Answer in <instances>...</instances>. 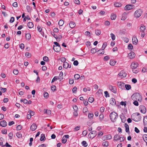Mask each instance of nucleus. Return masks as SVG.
<instances>
[{
  "label": "nucleus",
  "mask_w": 147,
  "mask_h": 147,
  "mask_svg": "<svg viewBox=\"0 0 147 147\" xmlns=\"http://www.w3.org/2000/svg\"><path fill=\"white\" fill-rule=\"evenodd\" d=\"M98 51L100 52V54H103L105 52L103 49L99 50Z\"/></svg>",
  "instance_id": "55"
},
{
  "label": "nucleus",
  "mask_w": 147,
  "mask_h": 147,
  "mask_svg": "<svg viewBox=\"0 0 147 147\" xmlns=\"http://www.w3.org/2000/svg\"><path fill=\"white\" fill-rule=\"evenodd\" d=\"M96 135V131L94 130L91 131L89 134L88 136L90 138H94Z\"/></svg>",
  "instance_id": "8"
},
{
  "label": "nucleus",
  "mask_w": 147,
  "mask_h": 147,
  "mask_svg": "<svg viewBox=\"0 0 147 147\" xmlns=\"http://www.w3.org/2000/svg\"><path fill=\"white\" fill-rule=\"evenodd\" d=\"M138 64L136 62H133L131 65L130 67L133 72L135 74H137L139 72V70L137 69Z\"/></svg>",
  "instance_id": "1"
},
{
  "label": "nucleus",
  "mask_w": 147,
  "mask_h": 147,
  "mask_svg": "<svg viewBox=\"0 0 147 147\" xmlns=\"http://www.w3.org/2000/svg\"><path fill=\"white\" fill-rule=\"evenodd\" d=\"M142 13V10L140 9H139L135 11L134 13V16L135 17L138 18L141 15Z\"/></svg>",
  "instance_id": "5"
},
{
  "label": "nucleus",
  "mask_w": 147,
  "mask_h": 147,
  "mask_svg": "<svg viewBox=\"0 0 147 147\" xmlns=\"http://www.w3.org/2000/svg\"><path fill=\"white\" fill-rule=\"evenodd\" d=\"M69 25L70 27L71 28H74L76 26V24L75 23L73 22H70L69 23Z\"/></svg>",
  "instance_id": "23"
},
{
  "label": "nucleus",
  "mask_w": 147,
  "mask_h": 147,
  "mask_svg": "<svg viewBox=\"0 0 147 147\" xmlns=\"http://www.w3.org/2000/svg\"><path fill=\"white\" fill-rule=\"evenodd\" d=\"M13 72L14 74L17 75L18 74V71L17 69H15L13 70Z\"/></svg>",
  "instance_id": "50"
},
{
  "label": "nucleus",
  "mask_w": 147,
  "mask_h": 147,
  "mask_svg": "<svg viewBox=\"0 0 147 147\" xmlns=\"http://www.w3.org/2000/svg\"><path fill=\"white\" fill-rule=\"evenodd\" d=\"M98 50L97 48H94L92 49L90 51V52L92 53H95Z\"/></svg>",
  "instance_id": "29"
},
{
  "label": "nucleus",
  "mask_w": 147,
  "mask_h": 147,
  "mask_svg": "<svg viewBox=\"0 0 147 147\" xmlns=\"http://www.w3.org/2000/svg\"><path fill=\"white\" fill-rule=\"evenodd\" d=\"M45 139V136L44 134H42L41 135V137L40 139V140L41 141L44 140Z\"/></svg>",
  "instance_id": "39"
},
{
  "label": "nucleus",
  "mask_w": 147,
  "mask_h": 147,
  "mask_svg": "<svg viewBox=\"0 0 147 147\" xmlns=\"http://www.w3.org/2000/svg\"><path fill=\"white\" fill-rule=\"evenodd\" d=\"M58 79V77L55 76L52 79L51 82H54L55 81L57 80Z\"/></svg>",
  "instance_id": "56"
},
{
  "label": "nucleus",
  "mask_w": 147,
  "mask_h": 147,
  "mask_svg": "<svg viewBox=\"0 0 147 147\" xmlns=\"http://www.w3.org/2000/svg\"><path fill=\"white\" fill-rule=\"evenodd\" d=\"M120 117L123 122L124 123L125 121L126 120V118L124 116V114L123 113L120 115Z\"/></svg>",
  "instance_id": "18"
},
{
  "label": "nucleus",
  "mask_w": 147,
  "mask_h": 147,
  "mask_svg": "<svg viewBox=\"0 0 147 147\" xmlns=\"http://www.w3.org/2000/svg\"><path fill=\"white\" fill-rule=\"evenodd\" d=\"M37 128V126L35 124H33L30 127V129L32 131L35 130Z\"/></svg>",
  "instance_id": "19"
},
{
  "label": "nucleus",
  "mask_w": 147,
  "mask_h": 147,
  "mask_svg": "<svg viewBox=\"0 0 147 147\" xmlns=\"http://www.w3.org/2000/svg\"><path fill=\"white\" fill-rule=\"evenodd\" d=\"M133 102V104L136 106H138L139 105L138 102L136 100H135Z\"/></svg>",
  "instance_id": "63"
},
{
  "label": "nucleus",
  "mask_w": 147,
  "mask_h": 147,
  "mask_svg": "<svg viewBox=\"0 0 147 147\" xmlns=\"http://www.w3.org/2000/svg\"><path fill=\"white\" fill-rule=\"evenodd\" d=\"M143 138L144 141H146V140H147V135L144 134L143 136Z\"/></svg>",
  "instance_id": "52"
},
{
  "label": "nucleus",
  "mask_w": 147,
  "mask_h": 147,
  "mask_svg": "<svg viewBox=\"0 0 147 147\" xmlns=\"http://www.w3.org/2000/svg\"><path fill=\"white\" fill-rule=\"evenodd\" d=\"M64 23V22L62 20H60L58 23V24L59 26H62L63 24Z\"/></svg>",
  "instance_id": "34"
},
{
  "label": "nucleus",
  "mask_w": 147,
  "mask_h": 147,
  "mask_svg": "<svg viewBox=\"0 0 147 147\" xmlns=\"http://www.w3.org/2000/svg\"><path fill=\"white\" fill-rule=\"evenodd\" d=\"M82 144L83 146L86 147L87 146V144L85 141H83L82 142Z\"/></svg>",
  "instance_id": "46"
},
{
  "label": "nucleus",
  "mask_w": 147,
  "mask_h": 147,
  "mask_svg": "<svg viewBox=\"0 0 147 147\" xmlns=\"http://www.w3.org/2000/svg\"><path fill=\"white\" fill-rule=\"evenodd\" d=\"M94 116V115L93 113H89L88 114V117L89 119H92L93 118V117Z\"/></svg>",
  "instance_id": "32"
},
{
  "label": "nucleus",
  "mask_w": 147,
  "mask_h": 147,
  "mask_svg": "<svg viewBox=\"0 0 147 147\" xmlns=\"http://www.w3.org/2000/svg\"><path fill=\"white\" fill-rule=\"evenodd\" d=\"M110 59V58L108 56H106L104 57V60L105 61H107L108 60H109Z\"/></svg>",
  "instance_id": "62"
},
{
  "label": "nucleus",
  "mask_w": 147,
  "mask_h": 147,
  "mask_svg": "<svg viewBox=\"0 0 147 147\" xmlns=\"http://www.w3.org/2000/svg\"><path fill=\"white\" fill-rule=\"evenodd\" d=\"M110 105L114 106L116 105V102L115 100L113 98H112L110 100Z\"/></svg>",
  "instance_id": "15"
},
{
  "label": "nucleus",
  "mask_w": 147,
  "mask_h": 147,
  "mask_svg": "<svg viewBox=\"0 0 147 147\" xmlns=\"http://www.w3.org/2000/svg\"><path fill=\"white\" fill-rule=\"evenodd\" d=\"M122 39L125 42L127 43L129 41V39L126 37H123L122 38Z\"/></svg>",
  "instance_id": "37"
},
{
  "label": "nucleus",
  "mask_w": 147,
  "mask_h": 147,
  "mask_svg": "<svg viewBox=\"0 0 147 147\" xmlns=\"http://www.w3.org/2000/svg\"><path fill=\"white\" fill-rule=\"evenodd\" d=\"M120 135L119 134H116L115 135L114 137V140L115 141H117L119 139Z\"/></svg>",
  "instance_id": "25"
},
{
  "label": "nucleus",
  "mask_w": 147,
  "mask_h": 147,
  "mask_svg": "<svg viewBox=\"0 0 147 147\" xmlns=\"http://www.w3.org/2000/svg\"><path fill=\"white\" fill-rule=\"evenodd\" d=\"M26 9L28 12H30L31 11V9L30 6L27 5L26 7Z\"/></svg>",
  "instance_id": "54"
},
{
  "label": "nucleus",
  "mask_w": 147,
  "mask_h": 147,
  "mask_svg": "<svg viewBox=\"0 0 147 147\" xmlns=\"http://www.w3.org/2000/svg\"><path fill=\"white\" fill-rule=\"evenodd\" d=\"M104 117V115L103 114H101L99 116V119L101 121L103 119Z\"/></svg>",
  "instance_id": "44"
},
{
  "label": "nucleus",
  "mask_w": 147,
  "mask_h": 147,
  "mask_svg": "<svg viewBox=\"0 0 147 147\" xmlns=\"http://www.w3.org/2000/svg\"><path fill=\"white\" fill-rule=\"evenodd\" d=\"M37 28L38 31L39 32H41L42 30V28H41V27L40 26H37Z\"/></svg>",
  "instance_id": "53"
},
{
  "label": "nucleus",
  "mask_w": 147,
  "mask_h": 147,
  "mask_svg": "<svg viewBox=\"0 0 147 147\" xmlns=\"http://www.w3.org/2000/svg\"><path fill=\"white\" fill-rule=\"evenodd\" d=\"M132 41L133 44L136 45L138 42L137 38L136 36H133L132 38Z\"/></svg>",
  "instance_id": "14"
},
{
  "label": "nucleus",
  "mask_w": 147,
  "mask_h": 147,
  "mask_svg": "<svg viewBox=\"0 0 147 147\" xmlns=\"http://www.w3.org/2000/svg\"><path fill=\"white\" fill-rule=\"evenodd\" d=\"M7 123L5 120L1 121L0 122V125L3 127H5L6 126Z\"/></svg>",
  "instance_id": "17"
},
{
  "label": "nucleus",
  "mask_w": 147,
  "mask_h": 147,
  "mask_svg": "<svg viewBox=\"0 0 147 147\" xmlns=\"http://www.w3.org/2000/svg\"><path fill=\"white\" fill-rule=\"evenodd\" d=\"M131 99L134 100H138L139 102L142 100V96L140 94L138 93H135L133 94L131 96Z\"/></svg>",
  "instance_id": "2"
},
{
  "label": "nucleus",
  "mask_w": 147,
  "mask_h": 147,
  "mask_svg": "<svg viewBox=\"0 0 147 147\" xmlns=\"http://www.w3.org/2000/svg\"><path fill=\"white\" fill-rule=\"evenodd\" d=\"M68 63L67 62H64L63 64V67L64 68L67 69L68 67Z\"/></svg>",
  "instance_id": "40"
},
{
  "label": "nucleus",
  "mask_w": 147,
  "mask_h": 147,
  "mask_svg": "<svg viewBox=\"0 0 147 147\" xmlns=\"http://www.w3.org/2000/svg\"><path fill=\"white\" fill-rule=\"evenodd\" d=\"M143 122L144 125L147 124V117L145 116L144 117Z\"/></svg>",
  "instance_id": "41"
},
{
  "label": "nucleus",
  "mask_w": 147,
  "mask_h": 147,
  "mask_svg": "<svg viewBox=\"0 0 147 147\" xmlns=\"http://www.w3.org/2000/svg\"><path fill=\"white\" fill-rule=\"evenodd\" d=\"M126 73L123 70H122L120 71L118 74V76L121 78L125 77L126 76Z\"/></svg>",
  "instance_id": "6"
},
{
  "label": "nucleus",
  "mask_w": 147,
  "mask_h": 147,
  "mask_svg": "<svg viewBox=\"0 0 147 147\" xmlns=\"http://www.w3.org/2000/svg\"><path fill=\"white\" fill-rule=\"evenodd\" d=\"M121 4L120 2H115L114 3V5L116 7H120L121 6Z\"/></svg>",
  "instance_id": "24"
},
{
  "label": "nucleus",
  "mask_w": 147,
  "mask_h": 147,
  "mask_svg": "<svg viewBox=\"0 0 147 147\" xmlns=\"http://www.w3.org/2000/svg\"><path fill=\"white\" fill-rule=\"evenodd\" d=\"M135 56V53L133 52H131L128 55V57L130 59L134 58Z\"/></svg>",
  "instance_id": "12"
},
{
  "label": "nucleus",
  "mask_w": 147,
  "mask_h": 147,
  "mask_svg": "<svg viewBox=\"0 0 147 147\" xmlns=\"http://www.w3.org/2000/svg\"><path fill=\"white\" fill-rule=\"evenodd\" d=\"M88 101L91 103L92 102L94 101V98L92 97H90L88 99Z\"/></svg>",
  "instance_id": "42"
},
{
  "label": "nucleus",
  "mask_w": 147,
  "mask_h": 147,
  "mask_svg": "<svg viewBox=\"0 0 147 147\" xmlns=\"http://www.w3.org/2000/svg\"><path fill=\"white\" fill-rule=\"evenodd\" d=\"M140 110L141 113H145L146 112V109L145 107L143 105H141L140 106Z\"/></svg>",
  "instance_id": "9"
},
{
  "label": "nucleus",
  "mask_w": 147,
  "mask_h": 147,
  "mask_svg": "<svg viewBox=\"0 0 147 147\" xmlns=\"http://www.w3.org/2000/svg\"><path fill=\"white\" fill-rule=\"evenodd\" d=\"M133 48V46L131 44H129L128 46V49H132Z\"/></svg>",
  "instance_id": "48"
},
{
  "label": "nucleus",
  "mask_w": 147,
  "mask_h": 147,
  "mask_svg": "<svg viewBox=\"0 0 147 147\" xmlns=\"http://www.w3.org/2000/svg\"><path fill=\"white\" fill-rule=\"evenodd\" d=\"M16 135L19 138H20L22 137V135L20 132H17Z\"/></svg>",
  "instance_id": "30"
},
{
  "label": "nucleus",
  "mask_w": 147,
  "mask_h": 147,
  "mask_svg": "<svg viewBox=\"0 0 147 147\" xmlns=\"http://www.w3.org/2000/svg\"><path fill=\"white\" fill-rule=\"evenodd\" d=\"M120 104L122 105H124L125 107L126 105V102H123L121 101L120 102Z\"/></svg>",
  "instance_id": "61"
},
{
  "label": "nucleus",
  "mask_w": 147,
  "mask_h": 147,
  "mask_svg": "<svg viewBox=\"0 0 147 147\" xmlns=\"http://www.w3.org/2000/svg\"><path fill=\"white\" fill-rule=\"evenodd\" d=\"M43 60L45 61H47L49 60V58L47 56L44 57H43Z\"/></svg>",
  "instance_id": "58"
},
{
  "label": "nucleus",
  "mask_w": 147,
  "mask_h": 147,
  "mask_svg": "<svg viewBox=\"0 0 147 147\" xmlns=\"http://www.w3.org/2000/svg\"><path fill=\"white\" fill-rule=\"evenodd\" d=\"M132 119L135 121H140L141 118V116L139 113H134L132 115Z\"/></svg>",
  "instance_id": "4"
},
{
  "label": "nucleus",
  "mask_w": 147,
  "mask_h": 147,
  "mask_svg": "<svg viewBox=\"0 0 147 147\" xmlns=\"http://www.w3.org/2000/svg\"><path fill=\"white\" fill-rule=\"evenodd\" d=\"M25 55L26 57H30L31 56V54L28 52H26L25 53Z\"/></svg>",
  "instance_id": "57"
},
{
  "label": "nucleus",
  "mask_w": 147,
  "mask_h": 147,
  "mask_svg": "<svg viewBox=\"0 0 147 147\" xmlns=\"http://www.w3.org/2000/svg\"><path fill=\"white\" fill-rule=\"evenodd\" d=\"M69 136L68 135H66L64 136L62 140V143L65 144L67 141V139H68Z\"/></svg>",
  "instance_id": "10"
},
{
  "label": "nucleus",
  "mask_w": 147,
  "mask_h": 147,
  "mask_svg": "<svg viewBox=\"0 0 147 147\" xmlns=\"http://www.w3.org/2000/svg\"><path fill=\"white\" fill-rule=\"evenodd\" d=\"M22 129V126L21 125H19L17 127L16 129L18 130H20Z\"/></svg>",
  "instance_id": "51"
},
{
  "label": "nucleus",
  "mask_w": 147,
  "mask_h": 147,
  "mask_svg": "<svg viewBox=\"0 0 147 147\" xmlns=\"http://www.w3.org/2000/svg\"><path fill=\"white\" fill-rule=\"evenodd\" d=\"M60 60L62 62L64 63L65 62L66 59L65 57H62L60 59Z\"/></svg>",
  "instance_id": "59"
},
{
  "label": "nucleus",
  "mask_w": 147,
  "mask_h": 147,
  "mask_svg": "<svg viewBox=\"0 0 147 147\" xmlns=\"http://www.w3.org/2000/svg\"><path fill=\"white\" fill-rule=\"evenodd\" d=\"M116 18V16L115 14H112L111 15V19L112 20H115Z\"/></svg>",
  "instance_id": "36"
},
{
  "label": "nucleus",
  "mask_w": 147,
  "mask_h": 147,
  "mask_svg": "<svg viewBox=\"0 0 147 147\" xmlns=\"http://www.w3.org/2000/svg\"><path fill=\"white\" fill-rule=\"evenodd\" d=\"M119 140H120L121 142L125 140V138L123 137H119Z\"/></svg>",
  "instance_id": "64"
},
{
  "label": "nucleus",
  "mask_w": 147,
  "mask_h": 147,
  "mask_svg": "<svg viewBox=\"0 0 147 147\" xmlns=\"http://www.w3.org/2000/svg\"><path fill=\"white\" fill-rule=\"evenodd\" d=\"M53 49L55 51L57 52H59L61 50V47H57L54 46Z\"/></svg>",
  "instance_id": "16"
},
{
  "label": "nucleus",
  "mask_w": 147,
  "mask_h": 147,
  "mask_svg": "<svg viewBox=\"0 0 147 147\" xmlns=\"http://www.w3.org/2000/svg\"><path fill=\"white\" fill-rule=\"evenodd\" d=\"M135 7V6L133 5H126L124 8L125 10H129L131 9H134Z\"/></svg>",
  "instance_id": "7"
},
{
  "label": "nucleus",
  "mask_w": 147,
  "mask_h": 147,
  "mask_svg": "<svg viewBox=\"0 0 147 147\" xmlns=\"http://www.w3.org/2000/svg\"><path fill=\"white\" fill-rule=\"evenodd\" d=\"M145 30L146 27L144 25H142L140 27V32H144Z\"/></svg>",
  "instance_id": "26"
},
{
  "label": "nucleus",
  "mask_w": 147,
  "mask_h": 147,
  "mask_svg": "<svg viewBox=\"0 0 147 147\" xmlns=\"http://www.w3.org/2000/svg\"><path fill=\"white\" fill-rule=\"evenodd\" d=\"M27 26L29 28H31L33 27L34 25L32 22H29L27 24Z\"/></svg>",
  "instance_id": "27"
},
{
  "label": "nucleus",
  "mask_w": 147,
  "mask_h": 147,
  "mask_svg": "<svg viewBox=\"0 0 147 147\" xmlns=\"http://www.w3.org/2000/svg\"><path fill=\"white\" fill-rule=\"evenodd\" d=\"M54 37L56 39L57 41H58L60 40V39L62 38V36L61 35H60L58 36H54Z\"/></svg>",
  "instance_id": "33"
},
{
  "label": "nucleus",
  "mask_w": 147,
  "mask_h": 147,
  "mask_svg": "<svg viewBox=\"0 0 147 147\" xmlns=\"http://www.w3.org/2000/svg\"><path fill=\"white\" fill-rule=\"evenodd\" d=\"M45 111V113L47 114L48 115H50L51 114V111L50 110H44Z\"/></svg>",
  "instance_id": "49"
},
{
  "label": "nucleus",
  "mask_w": 147,
  "mask_h": 147,
  "mask_svg": "<svg viewBox=\"0 0 147 147\" xmlns=\"http://www.w3.org/2000/svg\"><path fill=\"white\" fill-rule=\"evenodd\" d=\"M25 37L26 40H30L31 38V35L29 33H27L26 34Z\"/></svg>",
  "instance_id": "21"
},
{
  "label": "nucleus",
  "mask_w": 147,
  "mask_h": 147,
  "mask_svg": "<svg viewBox=\"0 0 147 147\" xmlns=\"http://www.w3.org/2000/svg\"><path fill=\"white\" fill-rule=\"evenodd\" d=\"M106 136L107 137V140H109L112 138V136L110 134H109L106 135Z\"/></svg>",
  "instance_id": "45"
},
{
  "label": "nucleus",
  "mask_w": 147,
  "mask_h": 147,
  "mask_svg": "<svg viewBox=\"0 0 147 147\" xmlns=\"http://www.w3.org/2000/svg\"><path fill=\"white\" fill-rule=\"evenodd\" d=\"M116 63V61L113 60L111 59L110 61V64L111 65L114 66V65Z\"/></svg>",
  "instance_id": "22"
},
{
  "label": "nucleus",
  "mask_w": 147,
  "mask_h": 147,
  "mask_svg": "<svg viewBox=\"0 0 147 147\" xmlns=\"http://www.w3.org/2000/svg\"><path fill=\"white\" fill-rule=\"evenodd\" d=\"M111 36L112 39L113 40H114L115 39V36L114 34H113V33H111Z\"/></svg>",
  "instance_id": "47"
},
{
  "label": "nucleus",
  "mask_w": 147,
  "mask_h": 147,
  "mask_svg": "<svg viewBox=\"0 0 147 147\" xmlns=\"http://www.w3.org/2000/svg\"><path fill=\"white\" fill-rule=\"evenodd\" d=\"M80 77V75L78 74H76L74 76V78L75 80H78Z\"/></svg>",
  "instance_id": "43"
},
{
  "label": "nucleus",
  "mask_w": 147,
  "mask_h": 147,
  "mask_svg": "<svg viewBox=\"0 0 147 147\" xmlns=\"http://www.w3.org/2000/svg\"><path fill=\"white\" fill-rule=\"evenodd\" d=\"M110 90L114 93L116 92V87L112 86L110 85L109 87Z\"/></svg>",
  "instance_id": "11"
},
{
  "label": "nucleus",
  "mask_w": 147,
  "mask_h": 147,
  "mask_svg": "<svg viewBox=\"0 0 147 147\" xmlns=\"http://www.w3.org/2000/svg\"><path fill=\"white\" fill-rule=\"evenodd\" d=\"M118 117V115L117 113L115 112H111L110 115L111 120L113 122H114L116 121V119Z\"/></svg>",
  "instance_id": "3"
},
{
  "label": "nucleus",
  "mask_w": 147,
  "mask_h": 147,
  "mask_svg": "<svg viewBox=\"0 0 147 147\" xmlns=\"http://www.w3.org/2000/svg\"><path fill=\"white\" fill-rule=\"evenodd\" d=\"M85 35L90 36V32L88 31H86L85 33Z\"/></svg>",
  "instance_id": "60"
},
{
  "label": "nucleus",
  "mask_w": 147,
  "mask_h": 147,
  "mask_svg": "<svg viewBox=\"0 0 147 147\" xmlns=\"http://www.w3.org/2000/svg\"><path fill=\"white\" fill-rule=\"evenodd\" d=\"M95 33L97 35L99 36L101 33V31L100 30L96 29L95 30Z\"/></svg>",
  "instance_id": "28"
},
{
  "label": "nucleus",
  "mask_w": 147,
  "mask_h": 147,
  "mask_svg": "<svg viewBox=\"0 0 147 147\" xmlns=\"http://www.w3.org/2000/svg\"><path fill=\"white\" fill-rule=\"evenodd\" d=\"M63 75V73L61 71L59 74V76L58 77V79H60V80H61L63 79V78L62 77V76Z\"/></svg>",
  "instance_id": "31"
},
{
  "label": "nucleus",
  "mask_w": 147,
  "mask_h": 147,
  "mask_svg": "<svg viewBox=\"0 0 147 147\" xmlns=\"http://www.w3.org/2000/svg\"><path fill=\"white\" fill-rule=\"evenodd\" d=\"M102 145L104 146L107 147L109 145V143L107 141H105L103 142L102 144Z\"/></svg>",
  "instance_id": "35"
},
{
  "label": "nucleus",
  "mask_w": 147,
  "mask_h": 147,
  "mask_svg": "<svg viewBox=\"0 0 147 147\" xmlns=\"http://www.w3.org/2000/svg\"><path fill=\"white\" fill-rule=\"evenodd\" d=\"M127 18V14L125 13L123 14L121 19V20H124Z\"/></svg>",
  "instance_id": "20"
},
{
  "label": "nucleus",
  "mask_w": 147,
  "mask_h": 147,
  "mask_svg": "<svg viewBox=\"0 0 147 147\" xmlns=\"http://www.w3.org/2000/svg\"><path fill=\"white\" fill-rule=\"evenodd\" d=\"M125 87L126 89L127 90H129L131 88V86L129 84H126Z\"/></svg>",
  "instance_id": "38"
},
{
  "label": "nucleus",
  "mask_w": 147,
  "mask_h": 147,
  "mask_svg": "<svg viewBox=\"0 0 147 147\" xmlns=\"http://www.w3.org/2000/svg\"><path fill=\"white\" fill-rule=\"evenodd\" d=\"M117 85L119 88L121 89L124 88L125 84L121 82H119L117 83Z\"/></svg>",
  "instance_id": "13"
}]
</instances>
